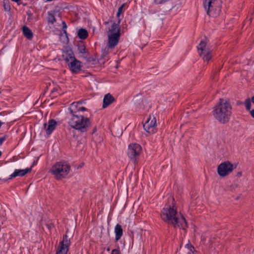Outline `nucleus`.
Returning a JSON list of instances; mask_svg holds the SVG:
<instances>
[{"label": "nucleus", "mask_w": 254, "mask_h": 254, "mask_svg": "<svg viewBox=\"0 0 254 254\" xmlns=\"http://www.w3.org/2000/svg\"><path fill=\"white\" fill-rule=\"evenodd\" d=\"M107 251H110V249H109V248H108V249H107Z\"/></svg>", "instance_id": "obj_38"}, {"label": "nucleus", "mask_w": 254, "mask_h": 254, "mask_svg": "<svg viewBox=\"0 0 254 254\" xmlns=\"http://www.w3.org/2000/svg\"><path fill=\"white\" fill-rule=\"evenodd\" d=\"M111 254H120V251L118 249H114Z\"/></svg>", "instance_id": "obj_28"}, {"label": "nucleus", "mask_w": 254, "mask_h": 254, "mask_svg": "<svg viewBox=\"0 0 254 254\" xmlns=\"http://www.w3.org/2000/svg\"><path fill=\"white\" fill-rule=\"evenodd\" d=\"M251 115L252 116L253 118H254V109L252 110L251 112Z\"/></svg>", "instance_id": "obj_32"}, {"label": "nucleus", "mask_w": 254, "mask_h": 254, "mask_svg": "<svg viewBox=\"0 0 254 254\" xmlns=\"http://www.w3.org/2000/svg\"><path fill=\"white\" fill-rule=\"evenodd\" d=\"M70 244V239L66 235H64L63 241L59 244V248L57 252V254H66Z\"/></svg>", "instance_id": "obj_11"}, {"label": "nucleus", "mask_w": 254, "mask_h": 254, "mask_svg": "<svg viewBox=\"0 0 254 254\" xmlns=\"http://www.w3.org/2000/svg\"><path fill=\"white\" fill-rule=\"evenodd\" d=\"M78 50L79 53H80L81 54L85 53L86 52L85 47L83 45H79L78 46Z\"/></svg>", "instance_id": "obj_25"}, {"label": "nucleus", "mask_w": 254, "mask_h": 254, "mask_svg": "<svg viewBox=\"0 0 254 254\" xmlns=\"http://www.w3.org/2000/svg\"><path fill=\"white\" fill-rule=\"evenodd\" d=\"M120 37L119 25L114 23L108 32V47L114 48L118 43Z\"/></svg>", "instance_id": "obj_6"}, {"label": "nucleus", "mask_w": 254, "mask_h": 254, "mask_svg": "<svg viewBox=\"0 0 254 254\" xmlns=\"http://www.w3.org/2000/svg\"><path fill=\"white\" fill-rule=\"evenodd\" d=\"M144 129L149 133H153L157 130L156 120L154 116L149 117L143 125Z\"/></svg>", "instance_id": "obj_10"}, {"label": "nucleus", "mask_w": 254, "mask_h": 254, "mask_svg": "<svg viewBox=\"0 0 254 254\" xmlns=\"http://www.w3.org/2000/svg\"><path fill=\"white\" fill-rule=\"evenodd\" d=\"M125 5V4L124 3L119 8L118 12L117 13V16L118 17H119L120 15H121V14L122 13L123 9V7H124Z\"/></svg>", "instance_id": "obj_27"}, {"label": "nucleus", "mask_w": 254, "mask_h": 254, "mask_svg": "<svg viewBox=\"0 0 254 254\" xmlns=\"http://www.w3.org/2000/svg\"><path fill=\"white\" fill-rule=\"evenodd\" d=\"M82 102H77L72 103L69 107L70 112V115H77L79 112H83L87 111V109L83 106Z\"/></svg>", "instance_id": "obj_12"}, {"label": "nucleus", "mask_w": 254, "mask_h": 254, "mask_svg": "<svg viewBox=\"0 0 254 254\" xmlns=\"http://www.w3.org/2000/svg\"><path fill=\"white\" fill-rule=\"evenodd\" d=\"M70 167L66 162H59L53 165L50 169L51 173L57 179L65 177L70 171Z\"/></svg>", "instance_id": "obj_4"}, {"label": "nucleus", "mask_w": 254, "mask_h": 254, "mask_svg": "<svg viewBox=\"0 0 254 254\" xmlns=\"http://www.w3.org/2000/svg\"><path fill=\"white\" fill-rule=\"evenodd\" d=\"M203 5L209 16L217 17L220 15L221 8L220 0H205Z\"/></svg>", "instance_id": "obj_5"}, {"label": "nucleus", "mask_w": 254, "mask_h": 254, "mask_svg": "<svg viewBox=\"0 0 254 254\" xmlns=\"http://www.w3.org/2000/svg\"><path fill=\"white\" fill-rule=\"evenodd\" d=\"M115 100L114 97L108 93L105 95L103 99V108H105L112 103Z\"/></svg>", "instance_id": "obj_16"}, {"label": "nucleus", "mask_w": 254, "mask_h": 254, "mask_svg": "<svg viewBox=\"0 0 254 254\" xmlns=\"http://www.w3.org/2000/svg\"><path fill=\"white\" fill-rule=\"evenodd\" d=\"M23 33L24 35L28 39H31L33 37L32 31L26 26L23 27Z\"/></svg>", "instance_id": "obj_18"}, {"label": "nucleus", "mask_w": 254, "mask_h": 254, "mask_svg": "<svg viewBox=\"0 0 254 254\" xmlns=\"http://www.w3.org/2000/svg\"><path fill=\"white\" fill-rule=\"evenodd\" d=\"M160 216L165 222L175 228L178 227L185 230L187 227L185 218L177 212L176 208L173 206L165 207L161 212Z\"/></svg>", "instance_id": "obj_1"}, {"label": "nucleus", "mask_w": 254, "mask_h": 254, "mask_svg": "<svg viewBox=\"0 0 254 254\" xmlns=\"http://www.w3.org/2000/svg\"><path fill=\"white\" fill-rule=\"evenodd\" d=\"M48 21L49 22H50L51 23H53L56 21L55 16L53 14L49 13L48 17Z\"/></svg>", "instance_id": "obj_24"}, {"label": "nucleus", "mask_w": 254, "mask_h": 254, "mask_svg": "<svg viewBox=\"0 0 254 254\" xmlns=\"http://www.w3.org/2000/svg\"><path fill=\"white\" fill-rule=\"evenodd\" d=\"M155 2L157 4H161L166 1V0H154Z\"/></svg>", "instance_id": "obj_29"}, {"label": "nucleus", "mask_w": 254, "mask_h": 254, "mask_svg": "<svg viewBox=\"0 0 254 254\" xmlns=\"http://www.w3.org/2000/svg\"><path fill=\"white\" fill-rule=\"evenodd\" d=\"M155 2L157 4H161L166 1V0H154Z\"/></svg>", "instance_id": "obj_30"}, {"label": "nucleus", "mask_w": 254, "mask_h": 254, "mask_svg": "<svg viewBox=\"0 0 254 254\" xmlns=\"http://www.w3.org/2000/svg\"><path fill=\"white\" fill-rule=\"evenodd\" d=\"M3 7L5 11H9L10 10V6L9 5V2L8 0H3Z\"/></svg>", "instance_id": "obj_22"}, {"label": "nucleus", "mask_w": 254, "mask_h": 254, "mask_svg": "<svg viewBox=\"0 0 254 254\" xmlns=\"http://www.w3.org/2000/svg\"><path fill=\"white\" fill-rule=\"evenodd\" d=\"M242 175V172H239L237 173V176L238 177H241Z\"/></svg>", "instance_id": "obj_33"}, {"label": "nucleus", "mask_w": 254, "mask_h": 254, "mask_svg": "<svg viewBox=\"0 0 254 254\" xmlns=\"http://www.w3.org/2000/svg\"><path fill=\"white\" fill-rule=\"evenodd\" d=\"M252 101L253 103H254V96L252 97Z\"/></svg>", "instance_id": "obj_35"}, {"label": "nucleus", "mask_w": 254, "mask_h": 254, "mask_svg": "<svg viewBox=\"0 0 254 254\" xmlns=\"http://www.w3.org/2000/svg\"><path fill=\"white\" fill-rule=\"evenodd\" d=\"M57 122L53 120H50L47 124H44V129L46 133L50 135L52 132L55 129L57 126Z\"/></svg>", "instance_id": "obj_15"}, {"label": "nucleus", "mask_w": 254, "mask_h": 254, "mask_svg": "<svg viewBox=\"0 0 254 254\" xmlns=\"http://www.w3.org/2000/svg\"><path fill=\"white\" fill-rule=\"evenodd\" d=\"M6 136H3L1 137H0V145L6 139Z\"/></svg>", "instance_id": "obj_31"}, {"label": "nucleus", "mask_w": 254, "mask_h": 254, "mask_svg": "<svg viewBox=\"0 0 254 254\" xmlns=\"http://www.w3.org/2000/svg\"><path fill=\"white\" fill-rule=\"evenodd\" d=\"M88 36L87 30L84 29H80L78 32V36L80 39H85Z\"/></svg>", "instance_id": "obj_19"}, {"label": "nucleus", "mask_w": 254, "mask_h": 254, "mask_svg": "<svg viewBox=\"0 0 254 254\" xmlns=\"http://www.w3.org/2000/svg\"><path fill=\"white\" fill-rule=\"evenodd\" d=\"M67 65L70 70L73 73H76L81 70V63L76 59L72 62L70 61V63L68 64Z\"/></svg>", "instance_id": "obj_14"}, {"label": "nucleus", "mask_w": 254, "mask_h": 254, "mask_svg": "<svg viewBox=\"0 0 254 254\" xmlns=\"http://www.w3.org/2000/svg\"><path fill=\"white\" fill-rule=\"evenodd\" d=\"M115 233L116 234V240L117 241L119 240L123 235V229L122 226L118 224L116 225L115 228Z\"/></svg>", "instance_id": "obj_17"}, {"label": "nucleus", "mask_w": 254, "mask_h": 254, "mask_svg": "<svg viewBox=\"0 0 254 254\" xmlns=\"http://www.w3.org/2000/svg\"><path fill=\"white\" fill-rule=\"evenodd\" d=\"M1 155V152L0 151V156Z\"/></svg>", "instance_id": "obj_37"}, {"label": "nucleus", "mask_w": 254, "mask_h": 254, "mask_svg": "<svg viewBox=\"0 0 254 254\" xmlns=\"http://www.w3.org/2000/svg\"><path fill=\"white\" fill-rule=\"evenodd\" d=\"M75 59V58L74 57V54L72 52H70L69 53H67L64 58V60L67 63V64L70 63V60L71 62H72Z\"/></svg>", "instance_id": "obj_20"}, {"label": "nucleus", "mask_w": 254, "mask_h": 254, "mask_svg": "<svg viewBox=\"0 0 254 254\" xmlns=\"http://www.w3.org/2000/svg\"><path fill=\"white\" fill-rule=\"evenodd\" d=\"M32 170L31 167L29 168H26L25 169H15L14 172L9 176L8 180H11L13 178H15L16 177H22L25 176L28 173H30Z\"/></svg>", "instance_id": "obj_13"}, {"label": "nucleus", "mask_w": 254, "mask_h": 254, "mask_svg": "<svg viewBox=\"0 0 254 254\" xmlns=\"http://www.w3.org/2000/svg\"><path fill=\"white\" fill-rule=\"evenodd\" d=\"M2 124V122L0 121V127H1Z\"/></svg>", "instance_id": "obj_36"}, {"label": "nucleus", "mask_w": 254, "mask_h": 254, "mask_svg": "<svg viewBox=\"0 0 254 254\" xmlns=\"http://www.w3.org/2000/svg\"><path fill=\"white\" fill-rule=\"evenodd\" d=\"M141 150L142 148L140 145L137 143H132L128 145L127 154L130 160L135 163Z\"/></svg>", "instance_id": "obj_8"}, {"label": "nucleus", "mask_w": 254, "mask_h": 254, "mask_svg": "<svg viewBox=\"0 0 254 254\" xmlns=\"http://www.w3.org/2000/svg\"><path fill=\"white\" fill-rule=\"evenodd\" d=\"M107 53L104 52L103 53L101 58L98 60V62L100 64H104L106 61L108 60V57H107Z\"/></svg>", "instance_id": "obj_21"}, {"label": "nucleus", "mask_w": 254, "mask_h": 254, "mask_svg": "<svg viewBox=\"0 0 254 254\" xmlns=\"http://www.w3.org/2000/svg\"><path fill=\"white\" fill-rule=\"evenodd\" d=\"M245 104L246 106V108L247 110H250L251 109V102L250 99H248L246 100L245 102Z\"/></svg>", "instance_id": "obj_26"}, {"label": "nucleus", "mask_w": 254, "mask_h": 254, "mask_svg": "<svg viewBox=\"0 0 254 254\" xmlns=\"http://www.w3.org/2000/svg\"><path fill=\"white\" fill-rule=\"evenodd\" d=\"M235 167L233 164L229 161L221 163L217 168V173L222 177H224L231 173Z\"/></svg>", "instance_id": "obj_9"}, {"label": "nucleus", "mask_w": 254, "mask_h": 254, "mask_svg": "<svg viewBox=\"0 0 254 254\" xmlns=\"http://www.w3.org/2000/svg\"><path fill=\"white\" fill-rule=\"evenodd\" d=\"M186 248L188 250L189 252L188 254H191L193 253V250H194L193 247L190 244H188L186 245Z\"/></svg>", "instance_id": "obj_23"}, {"label": "nucleus", "mask_w": 254, "mask_h": 254, "mask_svg": "<svg viewBox=\"0 0 254 254\" xmlns=\"http://www.w3.org/2000/svg\"><path fill=\"white\" fill-rule=\"evenodd\" d=\"M63 24H64V28H66V25L65 24V23L64 22H63Z\"/></svg>", "instance_id": "obj_34"}, {"label": "nucleus", "mask_w": 254, "mask_h": 254, "mask_svg": "<svg viewBox=\"0 0 254 254\" xmlns=\"http://www.w3.org/2000/svg\"><path fill=\"white\" fill-rule=\"evenodd\" d=\"M197 49L199 56L204 61L207 62L211 59L212 53L207 40L201 41L197 47Z\"/></svg>", "instance_id": "obj_7"}, {"label": "nucleus", "mask_w": 254, "mask_h": 254, "mask_svg": "<svg viewBox=\"0 0 254 254\" xmlns=\"http://www.w3.org/2000/svg\"><path fill=\"white\" fill-rule=\"evenodd\" d=\"M68 124L72 128L82 132L87 131L91 127L90 120L83 116L69 115Z\"/></svg>", "instance_id": "obj_3"}, {"label": "nucleus", "mask_w": 254, "mask_h": 254, "mask_svg": "<svg viewBox=\"0 0 254 254\" xmlns=\"http://www.w3.org/2000/svg\"><path fill=\"white\" fill-rule=\"evenodd\" d=\"M231 110V106L227 101L220 99L218 104L214 107L213 115L218 122L225 124L229 121Z\"/></svg>", "instance_id": "obj_2"}]
</instances>
